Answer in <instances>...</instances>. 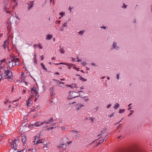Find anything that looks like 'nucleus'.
<instances>
[{"instance_id": "f257e3e1", "label": "nucleus", "mask_w": 152, "mask_h": 152, "mask_svg": "<svg viewBox=\"0 0 152 152\" xmlns=\"http://www.w3.org/2000/svg\"><path fill=\"white\" fill-rule=\"evenodd\" d=\"M3 74L2 73L0 75V82L4 79H7L11 81L13 80V79L12 78L13 77L12 72L10 69H8L7 70H5L3 76Z\"/></svg>"}, {"instance_id": "f03ea898", "label": "nucleus", "mask_w": 152, "mask_h": 152, "mask_svg": "<svg viewBox=\"0 0 152 152\" xmlns=\"http://www.w3.org/2000/svg\"><path fill=\"white\" fill-rule=\"evenodd\" d=\"M45 121L36 122L33 124L30 125L29 126L32 127H39L44 124L45 123Z\"/></svg>"}, {"instance_id": "7ed1b4c3", "label": "nucleus", "mask_w": 152, "mask_h": 152, "mask_svg": "<svg viewBox=\"0 0 152 152\" xmlns=\"http://www.w3.org/2000/svg\"><path fill=\"white\" fill-rule=\"evenodd\" d=\"M18 142V140L16 139L13 140L11 141V146L13 149L15 150L16 149L17 146L16 143Z\"/></svg>"}, {"instance_id": "20e7f679", "label": "nucleus", "mask_w": 152, "mask_h": 152, "mask_svg": "<svg viewBox=\"0 0 152 152\" xmlns=\"http://www.w3.org/2000/svg\"><path fill=\"white\" fill-rule=\"evenodd\" d=\"M76 93L75 92H70L69 93V94L68 96V98L69 99H72L76 97H78L79 96V95H80L79 94V95L76 96L75 95V94Z\"/></svg>"}, {"instance_id": "39448f33", "label": "nucleus", "mask_w": 152, "mask_h": 152, "mask_svg": "<svg viewBox=\"0 0 152 152\" xmlns=\"http://www.w3.org/2000/svg\"><path fill=\"white\" fill-rule=\"evenodd\" d=\"M31 97L29 98L27 101H26V104L27 105V107H28L30 106L31 104V102L32 100V98L34 97V95L33 94V92H31Z\"/></svg>"}, {"instance_id": "423d86ee", "label": "nucleus", "mask_w": 152, "mask_h": 152, "mask_svg": "<svg viewBox=\"0 0 152 152\" xmlns=\"http://www.w3.org/2000/svg\"><path fill=\"white\" fill-rule=\"evenodd\" d=\"M9 38L7 39L4 42V44L3 45V47L5 49L7 46L8 48H9L8 45H9Z\"/></svg>"}, {"instance_id": "0eeeda50", "label": "nucleus", "mask_w": 152, "mask_h": 152, "mask_svg": "<svg viewBox=\"0 0 152 152\" xmlns=\"http://www.w3.org/2000/svg\"><path fill=\"white\" fill-rule=\"evenodd\" d=\"M13 58H12V57H11L9 62H8L6 63L10 68H11V66L12 64V61H14Z\"/></svg>"}, {"instance_id": "6e6552de", "label": "nucleus", "mask_w": 152, "mask_h": 152, "mask_svg": "<svg viewBox=\"0 0 152 152\" xmlns=\"http://www.w3.org/2000/svg\"><path fill=\"white\" fill-rule=\"evenodd\" d=\"M33 92L35 94H36V95H37L38 93V91L37 90V88L35 87H33L31 90V92Z\"/></svg>"}, {"instance_id": "1a4fd4ad", "label": "nucleus", "mask_w": 152, "mask_h": 152, "mask_svg": "<svg viewBox=\"0 0 152 152\" xmlns=\"http://www.w3.org/2000/svg\"><path fill=\"white\" fill-rule=\"evenodd\" d=\"M66 86L67 87H69L71 88H77V86L75 84H72L71 85H67Z\"/></svg>"}, {"instance_id": "9d476101", "label": "nucleus", "mask_w": 152, "mask_h": 152, "mask_svg": "<svg viewBox=\"0 0 152 152\" xmlns=\"http://www.w3.org/2000/svg\"><path fill=\"white\" fill-rule=\"evenodd\" d=\"M50 96H52L53 95V92H54L53 87L51 88H50Z\"/></svg>"}, {"instance_id": "9b49d317", "label": "nucleus", "mask_w": 152, "mask_h": 152, "mask_svg": "<svg viewBox=\"0 0 152 152\" xmlns=\"http://www.w3.org/2000/svg\"><path fill=\"white\" fill-rule=\"evenodd\" d=\"M22 142L23 143V145H25L26 144V137L25 135H23L22 137Z\"/></svg>"}, {"instance_id": "f8f14e48", "label": "nucleus", "mask_w": 152, "mask_h": 152, "mask_svg": "<svg viewBox=\"0 0 152 152\" xmlns=\"http://www.w3.org/2000/svg\"><path fill=\"white\" fill-rule=\"evenodd\" d=\"M77 107L76 108V110H79L80 108H81L82 107H83L84 106V105H82L80 104H77Z\"/></svg>"}, {"instance_id": "ddd939ff", "label": "nucleus", "mask_w": 152, "mask_h": 152, "mask_svg": "<svg viewBox=\"0 0 152 152\" xmlns=\"http://www.w3.org/2000/svg\"><path fill=\"white\" fill-rule=\"evenodd\" d=\"M41 143H43V142H42V140H37V141H36L34 143V144L36 145H37L38 144Z\"/></svg>"}, {"instance_id": "4468645a", "label": "nucleus", "mask_w": 152, "mask_h": 152, "mask_svg": "<svg viewBox=\"0 0 152 152\" xmlns=\"http://www.w3.org/2000/svg\"><path fill=\"white\" fill-rule=\"evenodd\" d=\"M12 58H13V60L15 61L17 63V62H18L19 61V59L18 58H16V57L14 56L13 57H12Z\"/></svg>"}, {"instance_id": "2eb2a0df", "label": "nucleus", "mask_w": 152, "mask_h": 152, "mask_svg": "<svg viewBox=\"0 0 152 152\" xmlns=\"http://www.w3.org/2000/svg\"><path fill=\"white\" fill-rule=\"evenodd\" d=\"M53 36L51 34H48L47 35V37L46 38V39L50 40V39L52 38Z\"/></svg>"}, {"instance_id": "dca6fc26", "label": "nucleus", "mask_w": 152, "mask_h": 152, "mask_svg": "<svg viewBox=\"0 0 152 152\" xmlns=\"http://www.w3.org/2000/svg\"><path fill=\"white\" fill-rule=\"evenodd\" d=\"M56 65H59L60 64H63V65H69V64H67V63H56L55 64Z\"/></svg>"}, {"instance_id": "f3484780", "label": "nucleus", "mask_w": 152, "mask_h": 152, "mask_svg": "<svg viewBox=\"0 0 152 152\" xmlns=\"http://www.w3.org/2000/svg\"><path fill=\"white\" fill-rule=\"evenodd\" d=\"M35 46H39V48L41 49H42V46L41 44L40 43H39L38 44H36L34 45V47Z\"/></svg>"}, {"instance_id": "a211bd4d", "label": "nucleus", "mask_w": 152, "mask_h": 152, "mask_svg": "<svg viewBox=\"0 0 152 152\" xmlns=\"http://www.w3.org/2000/svg\"><path fill=\"white\" fill-rule=\"evenodd\" d=\"M27 4L28 5V9L29 10L30 8H31L33 6V4H32L31 5H30V4L28 3H27Z\"/></svg>"}, {"instance_id": "6ab92c4d", "label": "nucleus", "mask_w": 152, "mask_h": 152, "mask_svg": "<svg viewBox=\"0 0 152 152\" xmlns=\"http://www.w3.org/2000/svg\"><path fill=\"white\" fill-rule=\"evenodd\" d=\"M17 64V63L16 62V61H12V65L11 66V68L13 67V66H15V65Z\"/></svg>"}, {"instance_id": "aec40b11", "label": "nucleus", "mask_w": 152, "mask_h": 152, "mask_svg": "<svg viewBox=\"0 0 152 152\" xmlns=\"http://www.w3.org/2000/svg\"><path fill=\"white\" fill-rule=\"evenodd\" d=\"M53 80H55L56 81V83H59V84H64V82H61L60 81H59L58 80H55V79H53Z\"/></svg>"}, {"instance_id": "412c9836", "label": "nucleus", "mask_w": 152, "mask_h": 152, "mask_svg": "<svg viewBox=\"0 0 152 152\" xmlns=\"http://www.w3.org/2000/svg\"><path fill=\"white\" fill-rule=\"evenodd\" d=\"M67 64H69V65L67 66H68V68L69 69H70L71 67L74 65V64H70L69 63H67Z\"/></svg>"}, {"instance_id": "4be33fe9", "label": "nucleus", "mask_w": 152, "mask_h": 152, "mask_svg": "<svg viewBox=\"0 0 152 152\" xmlns=\"http://www.w3.org/2000/svg\"><path fill=\"white\" fill-rule=\"evenodd\" d=\"M119 106V104L118 103H116V104H115L114 106V108L115 109H117Z\"/></svg>"}, {"instance_id": "5701e85b", "label": "nucleus", "mask_w": 152, "mask_h": 152, "mask_svg": "<svg viewBox=\"0 0 152 152\" xmlns=\"http://www.w3.org/2000/svg\"><path fill=\"white\" fill-rule=\"evenodd\" d=\"M41 65L42 66V68L46 70H47V69L46 68V67H45V65L43 64V63H41Z\"/></svg>"}, {"instance_id": "b1692460", "label": "nucleus", "mask_w": 152, "mask_h": 152, "mask_svg": "<svg viewBox=\"0 0 152 152\" xmlns=\"http://www.w3.org/2000/svg\"><path fill=\"white\" fill-rule=\"evenodd\" d=\"M59 51L60 52V53H63L64 52V50L63 48H61L59 50Z\"/></svg>"}, {"instance_id": "393cba45", "label": "nucleus", "mask_w": 152, "mask_h": 152, "mask_svg": "<svg viewBox=\"0 0 152 152\" xmlns=\"http://www.w3.org/2000/svg\"><path fill=\"white\" fill-rule=\"evenodd\" d=\"M10 102H11L10 101H9L7 99L6 101L4 102V103L5 104H7L8 103V104L10 103Z\"/></svg>"}, {"instance_id": "a878e982", "label": "nucleus", "mask_w": 152, "mask_h": 152, "mask_svg": "<svg viewBox=\"0 0 152 152\" xmlns=\"http://www.w3.org/2000/svg\"><path fill=\"white\" fill-rule=\"evenodd\" d=\"M124 109H120L119 112V113H123L124 112Z\"/></svg>"}, {"instance_id": "bb28decb", "label": "nucleus", "mask_w": 152, "mask_h": 152, "mask_svg": "<svg viewBox=\"0 0 152 152\" xmlns=\"http://www.w3.org/2000/svg\"><path fill=\"white\" fill-rule=\"evenodd\" d=\"M39 136H35V141H33V142L34 143H35V142H36V140L37 139L38 140V139H39Z\"/></svg>"}, {"instance_id": "cd10ccee", "label": "nucleus", "mask_w": 152, "mask_h": 152, "mask_svg": "<svg viewBox=\"0 0 152 152\" xmlns=\"http://www.w3.org/2000/svg\"><path fill=\"white\" fill-rule=\"evenodd\" d=\"M34 63L36 65L37 64V58H34Z\"/></svg>"}, {"instance_id": "c85d7f7f", "label": "nucleus", "mask_w": 152, "mask_h": 152, "mask_svg": "<svg viewBox=\"0 0 152 152\" xmlns=\"http://www.w3.org/2000/svg\"><path fill=\"white\" fill-rule=\"evenodd\" d=\"M80 80L82 81H86V79H85L84 78H83L82 77H80Z\"/></svg>"}, {"instance_id": "c756f323", "label": "nucleus", "mask_w": 152, "mask_h": 152, "mask_svg": "<svg viewBox=\"0 0 152 152\" xmlns=\"http://www.w3.org/2000/svg\"><path fill=\"white\" fill-rule=\"evenodd\" d=\"M21 82H24L26 84V85L27 82L24 80V79H23L22 80H21Z\"/></svg>"}, {"instance_id": "7c9ffc66", "label": "nucleus", "mask_w": 152, "mask_h": 152, "mask_svg": "<svg viewBox=\"0 0 152 152\" xmlns=\"http://www.w3.org/2000/svg\"><path fill=\"white\" fill-rule=\"evenodd\" d=\"M53 121V118H50L49 121L50 123L52 121Z\"/></svg>"}, {"instance_id": "2f4dec72", "label": "nucleus", "mask_w": 152, "mask_h": 152, "mask_svg": "<svg viewBox=\"0 0 152 152\" xmlns=\"http://www.w3.org/2000/svg\"><path fill=\"white\" fill-rule=\"evenodd\" d=\"M73 68L74 69H76V70H78H78H79V68H77V67H75V66H74L73 67Z\"/></svg>"}, {"instance_id": "473e14b6", "label": "nucleus", "mask_w": 152, "mask_h": 152, "mask_svg": "<svg viewBox=\"0 0 152 152\" xmlns=\"http://www.w3.org/2000/svg\"><path fill=\"white\" fill-rule=\"evenodd\" d=\"M116 45V43L114 42L113 43V46L114 47V48H115V46Z\"/></svg>"}, {"instance_id": "72a5a7b5", "label": "nucleus", "mask_w": 152, "mask_h": 152, "mask_svg": "<svg viewBox=\"0 0 152 152\" xmlns=\"http://www.w3.org/2000/svg\"><path fill=\"white\" fill-rule=\"evenodd\" d=\"M84 32V31H81L79 32V34H82L83 32Z\"/></svg>"}, {"instance_id": "f704fd0d", "label": "nucleus", "mask_w": 152, "mask_h": 152, "mask_svg": "<svg viewBox=\"0 0 152 152\" xmlns=\"http://www.w3.org/2000/svg\"><path fill=\"white\" fill-rule=\"evenodd\" d=\"M41 60H43L44 58V57L43 55H42L41 56Z\"/></svg>"}, {"instance_id": "c9c22d12", "label": "nucleus", "mask_w": 152, "mask_h": 152, "mask_svg": "<svg viewBox=\"0 0 152 152\" xmlns=\"http://www.w3.org/2000/svg\"><path fill=\"white\" fill-rule=\"evenodd\" d=\"M22 92V94H25L26 92V90L24 89L23 90Z\"/></svg>"}, {"instance_id": "e433bc0d", "label": "nucleus", "mask_w": 152, "mask_h": 152, "mask_svg": "<svg viewBox=\"0 0 152 152\" xmlns=\"http://www.w3.org/2000/svg\"><path fill=\"white\" fill-rule=\"evenodd\" d=\"M45 121V123L47 124H48L50 123V122L49 121L46 122L45 121Z\"/></svg>"}, {"instance_id": "4c0bfd02", "label": "nucleus", "mask_w": 152, "mask_h": 152, "mask_svg": "<svg viewBox=\"0 0 152 152\" xmlns=\"http://www.w3.org/2000/svg\"><path fill=\"white\" fill-rule=\"evenodd\" d=\"M77 61L78 62H80V61H82V60H81V59H79V58H78V57H77Z\"/></svg>"}, {"instance_id": "58836bf2", "label": "nucleus", "mask_w": 152, "mask_h": 152, "mask_svg": "<svg viewBox=\"0 0 152 152\" xmlns=\"http://www.w3.org/2000/svg\"><path fill=\"white\" fill-rule=\"evenodd\" d=\"M106 132V129H104L101 132V134H102Z\"/></svg>"}, {"instance_id": "ea45409f", "label": "nucleus", "mask_w": 152, "mask_h": 152, "mask_svg": "<svg viewBox=\"0 0 152 152\" xmlns=\"http://www.w3.org/2000/svg\"><path fill=\"white\" fill-rule=\"evenodd\" d=\"M12 1H13V2L14 3V2H15V4H16V5H17V4H18V3L17 2V1H16V0H12Z\"/></svg>"}, {"instance_id": "a19ab883", "label": "nucleus", "mask_w": 152, "mask_h": 152, "mask_svg": "<svg viewBox=\"0 0 152 152\" xmlns=\"http://www.w3.org/2000/svg\"><path fill=\"white\" fill-rule=\"evenodd\" d=\"M5 62V59H4L1 61V63H2V62Z\"/></svg>"}, {"instance_id": "79ce46f5", "label": "nucleus", "mask_w": 152, "mask_h": 152, "mask_svg": "<svg viewBox=\"0 0 152 152\" xmlns=\"http://www.w3.org/2000/svg\"><path fill=\"white\" fill-rule=\"evenodd\" d=\"M64 13L63 12H61L60 13V15L61 16V17L63 16V15H64Z\"/></svg>"}, {"instance_id": "37998d69", "label": "nucleus", "mask_w": 152, "mask_h": 152, "mask_svg": "<svg viewBox=\"0 0 152 152\" xmlns=\"http://www.w3.org/2000/svg\"><path fill=\"white\" fill-rule=\"evenodd\" d=\"M82 64L83 65V66H85L86 65V62H83L82 63Z\"/></svg>"}, {"instance_id": "c03bdc74", "label": "nucleus", "mask_w": 152, "mask_h": 152, "mask_svg": "<svg viewBox=\"0 0 152 152\" xmlns=\"http://www.w3.org/2000/svg\"><path fill=\"white\" fill-rule=\"evenodd\" d=\"M111 104H109L107 106V107L108 108H110L111 106Z\"/></svg>"}, {"instance_id": "a18cd8bd", "label": "nucleus", "mask_w": 152, "mask_h": 152, "mask_svg": "<svg viewBox=\"0 0 152 152\" xmlns=\"http://www.w3.org/2000/svg\"><path fill=\"white\" fill-rule=\"evenodd\" d=\"M66 26V23H64L62 26H63V27H65V26Z\"/></svg>"}, {"instance_id": "49530a36", "label": "nucleus", "mask_w": 152, "mask_h": 152, "mask_svg": "<svg viewBox=\"0 0 152 152\" xmlns=\"http://www.w3.org/2000/svg\"><path fill=\"white\" fill-rule=\"evenodd\" d=\"M7 13H9L10 14H11L10 12L9 11H5Z\"/></svg>"}, {"instance_id": "de8ad7c7", "label": "nucleus", "mask_w": 152, "mask_h": 152, "mask_svg": "<svg viewBox=\"0 0 152 152\" xmlns=\"http://www.w3.org/2000/svg\"><path fill=\"white\" fill-rule=\"evenodd\" d=\"M89 100V99L88 98H86V99H84V100L85 101V102H87Z\"/></svg>"}, {"instance_id": "09e8293b", "label": "nucleus", "mask_w": 152, "mask_h": 152, "mask_svg": "<svg viewBox=\"0 0 152 152\" xmlns=\"http://www.w3.org/2000/svg\"><path fill=\"white\" fill-rule=\"evenodd\" d=\"M72 132H74V133H77L78 132L77 131H75V130H73L72 131Z\"/></svg>"}, {"instance_id": "8fccbe9b", "label": "nucleus", "mask_w": 152, "mask_h": 152, "mask_svg": "<svg viewBox=\"0 0 152 152\" xmlns=\"http://www.w3.org/2000/svg\"><path fill=\"white\" fill-rule=\"evenodd\" d=\"M53 128H54L53 127H50L48 128V130H49V129L52 130V129H53Z\"/></svg>"}, {"instance_id": "3c124183", "label": "nucleus", "mask_w": 152, "mask_h": 152, "mask_svg": "<svg viewBox=\"0 0 152 152\" xmlns=\"http://www.w3.org/2000/svg\"><path fill=\"white\" fill-rule=\"evenodd\" d=\"M61 129L63 130H65V128L63 126L61 127Z\"/></svg>"}, {"instance_id": "603ef678", "label": "nucleus", "mask_w": 152, "mask_h": 152, "mask_svg": "<svg viewBox=\"0 0 152 152\" xmlns=\"http://www.w3.org/2000/svg\"><path fill=\"white\" fill-rule=\"evenodd\" d=\"M124 7L122 6V7L123 8H126V6L124 4Z\"/></svg>"}, {"instance_id": "864d4df0", "label": "nucleus", "mask_w": 152, "mask_h": 152, "mask_svg": "<svg viewBox=\"0 0 152 152\" xmlns=\"http://www.w3.org/2000/svg\"><path fill=\"white\" fill-rule=\"evenodd\" d=\"M113 115V113L112 114L110 115L109 116L110 117H112Z\"/></svg>"}, {"instance_id": "5fc2aeb1", "label": "nucleus", "mask_w": 152, "mask_h": 152, "mask_svg": "<svg viewBox=\"0 0 152 152\" xmlns=\"http://www.w3.org/2000/svg\"><path fill=\"white\" fill-rule=\"evenodd\" d=\"M117 78L118 79H119V75L118 74L117 75Z\"/></svg>"}, {"instance_id": "6e6d98bb", "label": "nucleus", "mask_w": 152, "mask_h": 152, "mask_svg": "<svg viewBox=\"0 0 152 152\" xmlns=\"http://www.w3.org/2000/svg\"><path fill=\"white\" fill-rule=\"evenodd\" d=\"M55 74H56V75H59V72H56L55 73Z\"/></svg>"}, {"instance_id": "4d7b16f0", "label": "nucleus", "mask_w": 152, "mask_h": 152, "mask_svg": "<svg viewBox=\"0 0 152 152\" xmlns=\"http://www.w3.org/2000/svg\"><path fill=\"white\" fill-rule=\"evenodd\" d=\"M15 17H16V18H17V19H19V18H18V15H17L16 14H15Z\"/></svg>"}, {"instance_id": "13d9d810", "label": "nucleus", "mask_w": 152, "mask_h": 152, "mask_svg": "<svg viewBox=\"0 0 152 152\" xmlns=\"http://www.w3.org/2000/svg\"><path fill=\"white\" fill-rule=\"evenodd\" d=\"M35 110V109L34 108H33V109H31V111H34Z\"/></svg>"}, {"instance_id": "bf43d9fd", "label": "nucleus", "mask_w": 152, "mask_h": 152, "mask_svg": "<svg viewBox=\"0 0 152 152\" xmlns=\"http://www.w3.org/2000/svg\"><path fill=\"white\" fill-rule=\"evenodd\" d=\"M52 60H55L56 59V58L55 57H53L52 58Z\"/></svg>"}, {"instance_id": "052dcab7", "label": "nucleus", "mask_w": 152, "mask_h": 152, "mask_svg": "<svg viewBox=\"0 0 152 152\" xmlns=\"http://www.w3.org/2000/svg\"><path fill=\"white\" fill-rule=\"evenodd\" d=\"M84 88V87L83 86H82L80 87V89H83Z\"/></svg>"}, {"instance_id": "680f3d73", "label": "nucleus", "mask_w": 152, "mask_h": 152, "mask_svg": "<svg viewBox=\"0 0 152 152\" xmlns=\"http://www.w3.org/2000/svg\"><path fill=\"white\" fill-rule=\"evenodd\" d=\"M132 113H131L129 115H128V116H130L131 115H132Z\"/></svg>"}, {"instance_id": "e2e57ef3", "label": "nucleus", "mask_w": 152, "mask_h": 152, "mask_svg": "<svg viewBox=\"0 0 152 152\" xmlns=\"http://www.w3.org/2000/svg\"><path fill=\"white\" fill-rule=\"evenodd\" d=\"M90 119L91 121L92 122H93V119L92 118H91Z\"/></svg>"}, {"instance_id": "0e129e2a", "label": "nucleus", "mask_w": 152, "mask_h": 152, "mask_svg": "<svg viewBox=\"0 0 152 152\" xmlns=\"http://www.w3.org/2000/svg\"><path fill=\"white\" fill-rule=\"evenodd\" d=\"M138 152H144L143 151L141 150H140Z\"/></svg>"}, {"instance_id": "69168bd1", "label": "nucleus", "mask_w": 152, "mask_h": 152, "mask_svg": "<svg viewBox=\"0 0 152 152\" xmlns=\"http://www.w3.org/2000/svg\"><path fill=\"white\" fill-rule=\"evenodd\" d=\"M47 147V144H46L45 145L44 147Z\"/></svg>"}, {"instance_id": "338daca9", "label": "nucleus", "mask_w": 152, "mask_h": 152, "mask_svg": "<svg viewBox=\"0 0 152 152\" xmlns=\"http://www.w3.org/2000/svg\"><path fill=\"white\" fill-rule=\"evenodd\" d=\"M3 34L2 33L0 34V37L2 36Z\"/></svg>"}, {"instance_id": "774afa93", "label": "nucleus", "mask_w": 152, "mask_h": 152, "mask_svg": "<svg viewBox=\"0 0 152 152\" xmlns=\"http://www.w3.org/2000/svg\"><path fill=\"white\" fill-rule=\"evenodd\" d=\"M24 74V73L23 72H22L21 73V75H23Z\"/></svg>"}]
</instances>
